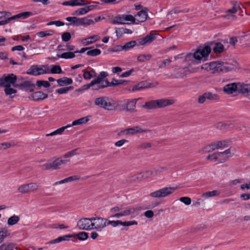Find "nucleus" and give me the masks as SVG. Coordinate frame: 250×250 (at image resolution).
<instances>
[{
	"label": "nucleus",
	"instance_id": "24",
	"mask_svg": "<svg viewBox=\"0 0 250 250\" xmlns=\"http://www.w3.org/2000/svg\"><path fill=\"white\" fill-rule=\"evenodd\" d=\"M21 85L22 86V89L28 92H32L34 91L35 84L32 83L30 81H24L21 83Z\"/></svg>",
	"mask_w": 250,
	"mask_h": 250
},
{
	"label": "nucleus",
	"instance_id": "60",
	"mask_svg": "<svg viewBox=\"0 0 250 250\" xmlns=\"http://www.w3.org/2000/svg\"><path fill=\"white\" fill-rule=\"evenodd\" d=\"M121 225L123 226H130L131 225H137L138 224V223L136 221H125V222H122L121 221Z\"/></svg>",
	"mask_w": 250,
	"mask_h": 250
},
{
	"label": "nucleus",
	"instance_id": "21",
	"mask_svg": "<svg viewBox=\"0 0 250 250\" xmlns=\"http://www.w3.org/2000/svg\"><path fill=\"white\" fill-rule=\"evenodd\" d=\"M210 46L214 45L213 47V51L216 54H220L223 52L224 50V46L221 42H216V41H212L209 42Z\"/></svg>",
	"mask_w": 250,
	"mask_h": 250
},
{
	"label": "nucleus",
	"instance_id": "32",
	"mask_svg": "<svg viewBox=\"0 0 250 250\" xmlns=\"http://www.w3.org/2000/svg\"><path fill=\"white\" fill-rule=\"evenodd\" d=\"M57 82L60 86L69 85L73 83V80L71 78L65 77L58 79Z\"/></svg>",
	"mask_w": 250,
	"mask_h": 250
},
{
	"label": "nucleus",
	"instance_id": "6",
	"mask_svg": "<svg viewBox=\"0 0 250 250\" xmlns=\"http://www.w3.org/2000/svg\"><path fill=\"white\" fill-rule=\"evenodd\" d=\"M70 162L69 160L61 159L57 158L53 161L52 163H46L41 166L43 170H48L50 169H57L60 168V166L62 164H65Z\"/></svg>",
	"mask_w": 250,
	"mask_h": 250
},
{
	"label": "nucleus",
	"instance_id": "10",
	"mask_svg": "<svg viewBox=\"0 0 250 250\" xmlns=\"http://www.w3.org/2000/svg\"><path fill=\"white\" fill-rule=\"evenodd\" d=\"M92 218H83L78 220L77 226L80 229L90 230L92 229Z\"/></svg>",
	"mask_w": 250,
	"mask_h": 250
},
{
	"label": "nucleus",
	"instance_id": "52",
	"mask_svg": "<svg viewBox=\"0 0 250 250\" xmlns=\"http://www.w3.org/2000/svg\"><path fill=\"white\" fill-rule=\"evenodd\" d=\"M79 149V148H77L73 149L71 151L67 152L66 153H65L63 155V158H67L71 157H72V156H73L74 155H76L77 154V151Z\"/></svg>",
	"mask_w": 250,
	"mask_h": 250
},
{
	"label": "nucleus",
	"instance_id": "39",
	"mask_svg": "<svg viewBox=\"0 0 250 250\" xmlns=\"http://www.w3.org/2000/svg\"><path fill=\"white\" fill-rule=\"evenodd\" d=\"M38 65H33L27 71L26 73L28 75L38 76Z\"/></svg>",
	"mask_w": 250,
	"mask_h": 250
},
{
	"label": "nucleus",
	"instance_id": "54",
	"mask_svg": "<svg viewBox=\"0 0 250 250\" xmlns=\"http://www.w3.org/2000/svg\"><path fill=\"white\" fill-rule=\"evenodd\" d=\"M212 151H213V150H212V147H211V145L210 144L209 145H207V146H204V147H203L202 148V149H201L200 150L199 152H200V153H201L202 154H204V153L210 152Z\"/></svg>",
	"mask_w": 250,
	"mask_h": 250
},
{
	"label": "nucleus",
	"instance_id": "2",
	"mask_svg": "<svg viewBox=\"0 0 250 250\" xmlns=\"http://www.w3.org/2000/svg\"><path fill=\"white\" fill-rule=\"evenodd\" d=\"M94 104L101 108L108 110H113L116 107L114 101L107 96H102L96 98Z\"/></svg>",
	"mask_w": 250,
	"mask_h": 250
},
{
	"label": "nucleus",
	"instance_id": "8",
	"mask_svg": "<svg viewBox=\"0 0 250 250\" xmlns=\"http://www.w3.org/2000/svg\"><path fill=\"white\" fill-rule=\"evenodd\" d=\"M92 223L91 225L92 226V229H97L102 230V229L107 226V219L100 217H92Z\"/></svg>",
	"mask_w": 250,
	"mask_h": 250
},
{
	"label": "nucleus",
	"instance_id": "48",
	"mask_svg": "<svg viewBox=\"0 0 250 250\" xmlns=\"http://www.w3.org/2000/svg\"><path fill=\"white\" fill-rule=\"evenodd\" d=\"M101 53V51L98 48L94 49L93 50H88L86 52V55L91 56H97Z\"/></svg>",
	"mask_w": 250,
	"mask_h": 250
},
{
	"label": "nucleus",
	"instance_id": "5",
	"mask_svg": "<svg viewBox=\"0 0 250 250\" xmlns=\"http://www.w3.org/2000/svg\"><path fill=\"white\" fill-rule=\"evenodd\" d=\"M211 51L209 42H207L204 45L199 46L196 51L197 56L200 58V61H206L207 57H208Z\"/></svg>",
	"mask_w": 250,
	"mask_h": 250
},
{
	"label": "nucleus",
	"instance_id": "23",
	"mask_svg": "<svg viewBox=\"0 0 250 250\" xmlns=\"http://www.w3.org/2000/svg\"><path fill=\"white\" fill-rule=\"evenodd\" d=\"M66 20L68 21L71 22V23H67V25H69L72 24L73 26H78L83 25V20L82 18H79L77 17H68L66 18Z\"/></svg>",
	"mask_w": 250,
	"mask_h": 250
},
{
	"label": "nucleus",
	"instance_id": "11",
	"mask_svg": "<svg viewBox=\"0 0 250 250\" xmlns=\"http://www.w3.org/2000/svg\"><path fill=\"white\" fill-rule=\"evenodd\" d=\"M192 70H190L188 67L180 68L175 71L174 73L172 74L170 76L171 78L174 79H183L187 75L192 72Z\"/></svg>",
	"mask_w": 250,
	"mask_h": 250
},
{
	"label": "nucleus",
	"instance_id": "40",
	"mask_svg": "<svg viewBox=\"0 0 250 250\" xmlns=\"http://www.w3.org/2000/svg\"><path fill=\"white\" fill-rule=\"evenodd\" d=\"M54 31L51 30H49L45 31H40L37 33L38 36L40 38H43L47 36H52L54 34Z\"/></svg>",
	"mask_w": 250,
	"mask_h": 250
},
{
	"label": "nucleus",
	"instance_id": "62",
	"mask_svg": "<svg viewBox=\"0 0 250 250\" xmlns=\"http://www.w3.org/2000/svg\"><path fill=\"white\" fill-rule=\"evenodd\" d=\"M121 220H117V221H110L107 219V226L109 225H111L113 227H116L119 225H121Z\"/></svg>",
	"mask_w": 250,
	"mask_h": 250
},
{
	"label": "nucleus",
	"instance_id": "50",
	"mask_svg": "<svg viewBox=\"0 0 250 250\" xmlns=\"http://www.w3.org/2000/svg\"><path fill=\"white\" fill-rule=\"evenodd\" d=\"M18 191L22 193H26L30 192L29 186L27 184H24L19 187Z\"/></svg>",
	"mask_w": 250,
	"mask_h": 250
},
{
	"label": "nucleus",
	"instance_id": "27",
	"mask_svg": "<svg viewBox=\"0 0 250 250\" xmlns=\"http://www.w3.org/2000/svg\"><path fill=\"white\" fill-rule=\"evenodd\" d=\"M212 147V150H214L222 147L228 146V142L226 140L220 141L210 144Z\"/></svg>",
	"mask_w": 250,
	"mask_h": 250
},
{
	"label": "nucleus",
	"instance_id": "29",
	"mask_svg": "<svg viewBox=\"0 0 250 250\" xmlns=\"http://www.w3.org/2000/svg\"><path fill=\"white\" fill-rule=\"evenodd\" d=\"M116 33L118 38H121L124 34H131L132 31L129 29L123 27L116 28Z\"/></svg>",
	"mask_w": 250,
	"mask_h": 250
},
{
	"label": "nucleus",
	"instance_id": "34",
	"mask_svg": "<svg viewBox=\"0 0 250 250\" xmlns=\"http://www.w3.org/2000/svg\"><path fill=\"white\" fill-rule=\"evenodd\" d=\"M111 23L114 24H124L125 22H124L123 15H118L114 17V18L111 21Z\"/></svg>",
	"mask_w": 250,
	"mask_h": 250
},
{
	"label": "nucleus",
	"instance_id": "12",
	"mask_svg": "<svg viewBox=\"0 0 250 250\" xmlns=\"http://www.w3.org/2000/svg\"><path fill=\"white\" fill-rule=\"evenodd\" d=\"M219 96L217 94L212 93L211 92H207L199 96L197 102L200 104H202L204 103L206 100H217Z\"/></svg>",
	"mask_w": 250,
	"mask_h": 250
},
{
	"label": "nucleus",
	"instance_id": "55",
	"mask_svg": "<svg viewBox=\"0 0 250 250\" xmlns=\"http://www.w3.org/2000/svg\"><path fill=\"white\" fill-rule=\"evenodd\" d=\"M122 50H124V45H116L113 48H110L108 49V51L112 52L121 51Z\"/></svg>",
	"mask_w": 250,
	"mask_h": 250
},
{
	"label": "nucleus",
	"instance_id": "31",
	"mask_svg": "<svg viewBox=\"0 0 250 250\" xmlns=\"http://www.w3.org/2000/svg\"><path fill=\"white\" fill-rule=\"evenodd\" d=\"M83 77L85 80H90L92 78L96 77L97 73L95 71L91 68L89 71L83 70Z\"/></svg>",
	"mask_w": 250,
	"mask_h": 250
},
{
	"label": "nucleus",
	"instance_id": "7",
	"mask_svg": "<svg viewBox=\"0 0 250 250\" xmlns=\"http://www.w3.org/2000/svg\"><path fill=\"white\" fill-rule=\"evenodd\" d=\"M17 77L16 75L11 73L4 74L0 78V87L11 85L16 83Z\"/></svg>",
	"mask_w": 250,
	"mask_h": 250
},
{
	"label": "nucleus",
	"instance_id": "44",
	"mask_svg": "<svg viewBox=\"0 0 250 250\" xmlns=\"http://www.w3.org/2000/svg\"><path fill=\"white\" fill-rule=\"evenodd\" d=\"M35 85L39 87L43 86L45 88H48L50 87V83L48 81L44 80H38L36 82Z\"/></svg>",
	"mask_w": 250,
	"mask_h": 250
},
{
	"label": "nucleus",
	"instance_id": "19",
	"mask_svg": "<svg viewBox=\"0 0 250 250\" xmlns=\"http://www.w3.org/2000/svg\"><path fill=\"white\" fill-rule=\"evenodd\" d=\"M238 91L244 96L250 95V84L238 83Z\"/></svg>",
	"mask_w": 250,
	"mask_h": 250
},
{
	"label": "nucleus",
	"instance_id": "25",
	"mask_svg": "<svg viewBox=\"0 0 250 250\" xmlns=\"http://www.w3.org/2000/svg\"><path fill=\"white\" fill-rule=\"evenodd\" d=\"M73 234L75 236L74 239H72L73 242H76L77 239L80 241H84L88 238V233L84 231L80 232L78 233H74Z\"/></svg>",
	"mask_w": 250,
	"mask_h": 250
},
{
	"label": "nucleus",
	"instance_id": "61",
	"mask_svg": "<svg viewBox=\"0 0 250 250\" xmlns=\"http://www.w3.org/2000/svg\"><path fill=\"white\" fill-rule=\"evenodd\" d=\"M180 201L186 205H189L191 203V200L188 197H182L180 198Z\"/></svg>",
	"mask_w": 250,
	"mask_h": 250
},
{
	"label": "nucleus",
	"instance_id": "47",
	"mask_svg": "<svg viewBox=\"0 0 250 250\" xmlns=\"http://www.w3.org/2000/svg\"><path fill=\"white\" fill-rule=\"evenodd\" d=\"M151 58L152 56L150 54H142L138 57L137 60L139 62H144L146 61L149 60Z\"/></svg>",
	"mask_w": 250,
	"mask_h": 250
},
{
	"label": "nucleus",
	"instance_id": "36",
	"mask_svg": "<svg viewBox=\"0 0 250 250\" xmlns=\"http://www.w3.org/2000/svg\"><path fill=\"white\" fill-rule=\"evenodd\" d=\"M89 121V119L88 118V116L84 117L81 118L79 119H78L77 120L74 121L72 122V125H70L71 127L72 126L84 124L87 123Z\"/></svg>",
	"mask_w": 250,
	"mask_h": 250
},
{
	"label": "nucleus",
	"instance_id": "58",
	"mask_svg": "<svg viewBox=\"0 0 250 250\" xmlns=\"http://www.w3.org/2000/svg\"><path fill=\"white\" fill-rule=\"evenodd\" d=\"M124 21H131L134 23L135 21V18L131 15L123 14Z\"/></svg>",
	"mask_w": 250,
	"mask_h": 250
},
{
	"label": "nucleus",
	"instance_id": "45",
	"mask_svg": "<svg viewBox=\"0 0 250 250\" xmlns=\"http://www.w3.org/2000/svg\"><path fill=\"white\" fill-rule=\"evenodd\" d=\"M135 210H136V209L135 208H127L124 211H121L120 213H121L122 217L126 216H128L132 213H133Z\"/></svg>",
	"mask_w": 250,
	"mask_h": 250
},
{
	"label": "nucleus",
	"instance_id": "37",
	"mask_svg": "<svg viewBox=\"0 0 250 250\" xmlns=\"http://www.w3.org/2000/svg\"><path fill=\"white\" fill-rule=\"evenodd\" d=\"M16 244L14 243H5L0 246L1 250H13L16 248Z\"/></svg>",
	"mask_w": 250,
	"mask_h": 250
},
{
	"label": "nucleus",
	"instance_id": "33",
	"mask_svg": "<svg viewBox=\"0 0 250 250\" xmlns=\"http://www.w3.org/2000/svg\"><path fill=\"white\" fill-rule=\"evenodd\" d=\"M91 87L92 90L94 91H98L99 89L98 86L96 85L94 81L92 80L89 83L84 84L81 87V89H83V90H87L89 88Z\"/></svg>",
	"mask_w": 250,
	"mask_h": 250
},
{
	"label": "nucleus",
	"instance_id": "13",
	"mask_svg": "<svg viewBox=\"0 0 250 250\" xmlns=\"http://www.w3.org/2000/svg\"><path fill=\"white\" fill-rule=\"evenodd\" d=\"M230 154V149L229 148L224 151L223 152H217L213 153L212 160H213L214 161H218L219 163H224L226 162L228 159V156H225L222 158H220V157L224 155H228Z\"/></svg>",
	"mask_w": 250,
	"mask_h": 250
},
{
	"label": "nucleus",
	"instance_id": "59",
	"mask_svg": "<svg viewBox=\"0 0 250 250\" xmlns=\"http://www.w3.org/2000/svg\"><path fill=\"white\" fill-rule=\"evenodd\" d=\"M152 174V172L151 171H146L143 173H139L141 178H143L144 179H146L150 177Z\"/></svg>",
	"mask_w": 250,
	"mask_h": 250
},
{
	"label": "nucleus",
	"instance_id": "4",
	"mask_svg": "<svg viewBox=\"0 0 250 250\" xmlns=\"http://www.w3.org/2000/svg\"><path fill=\"white\" fill-rule=\"evenodd\" d=\"M175 187H165L150 193V196L154 198H164L173 193L176 189Z\"/></svg>",
	"mask_w": 250,
	"mask_h": 250
},
{
	"label": "nucleus",
	"instance_id": "16",
	"mask_svg": "<svg viewBox=\"0 0 250 250\" xmlns=\"http://www.w3.org/2000/svg\"><path fill=\"white\" fill-rule=\"evenodd\" d=\"M48 95L41 91H38L33 93L29 97L30 100H32L36 102H39L46 99Z\"/></svg>",
	"mask_w": 250,
	"mask_h": 250
},
{
	"label": "nucleus",
	"instance_id": "42",
	"mask_svg": "<svg viewBox=\"0 0 250 250\" xmlns=\"http://www.w3.org/2000/svg\"><path fill=\"white\" fill-rule=\"evenodd\" d=\"M49 73L61 74L62 73V71L59 65H54L52 66L50 70H49Z\"/></svg>",
	"mask_w": 250,
	"mask_h": 250
},
{
	"label": "nucleus",
	"instance_id": "51",
	"mask_svg": "<svg viewBox=\"0 0 250 250\" xmlns=\"http://www.w3.org/2000/svg\"><path fill=\"white\" fill-rule=\"evenodd\" d=\"M5 87L4 92L6 95H10L12 94L17 93V90L11 87V85L4 86Z\"/></svg>",
	"mask_w": 250,
	"mask_h": 250
},
{
	"label": "nucleus",
	"instance_id": "9",
	"mask_svg": "<svg viewBox=\"0 0 250 250\" xmlns=\"http://www.w3.org/2000/svg\"><path fill=\"white\" fill-rule=\"evenodd\" d=\"M158 84V82L155 81L152 83H149L146 81L140 82L137 84H135L132 87L131 90H129L130 91L134 92L135 91L141 90L144 89H146L151 87H154Z\"/></svg>",
	"mask_w": 250,
	"mask_h": 250
},
{
	"label": "nucleus",
	"instance_id": "15",
	"mask_svg": "<svg viewBox=\"0 0 250 250\" xmlns=\"http://www.w3.org/2000/svg\"><path fill=\"white\" fill-rule=\"evenodd\" d=\"M214 126L221 130H228L233 128L234 125L233 122L229 121L225 122H218L214 125Z\"/></svg>",
	"mask_w": 250,
	"mask_h": 250
},
{
	"label": "nucleus",
	"instance_id": "35",
	"mask_svg": "<svg viewBox=\"0 0 250 250\" xmlns=\"http://www.w3.org/2000/svg\"><path fill=\"white\" fill-rule=\"evenodd\" d=\"M10 235V233L6 228H0V244L3 241L5 238L9 236Z\"/></svg>",
	"mask_w": 250,
	"mask_h": 250
},
{
	"label": "nucleus",
	"instance_id": "38",
	"mask_svg": "<svg viewBox=\"0 0 250 250\" xmlns=\"http://www.w3.org/2000/svg\"><path fill=\"white\" fill-rule=\"evenodd\" d=\"M20 218L19 216L14 215L8 219L7 224L9 226H13L18 223Z\"/></svg>",
	"mask_w": 250,
	"mask_h": 250
},
{
	"label": "nucleus",
	"instance_id": "14",
	"mask_svg": "<svg viewBox=\"0 0 250 250\" xmlns=\"http://www.w3.org/2000/svg\"><path fill=\"white\" fill-rule=\"evenodd\" d=\"M157 34H150L147 35L143 38L137 40V44L138 45H144L146 44L151 43L156 38Z\"/></svg>",
	"mask_w": 250,
	"mask_h": 250
},
{
	"label": "nucleus",
	"instance_id": "18",
	"mask_svg": "<svg viewBox=\"0 0 250 250\" xmlns=\"http://www.w3.org/2000/svg\"><path fill=\"white\" fill-rule=\"evenodd\" d=\"M37 13L36 12H32V11H26L22 13H20L16 15L10 17L11 21L16 20L20 18H22V19H25L28 18V17L36 15Z\"/></svg>",
	"mask_w": 250,
	"mask_h": 250
},
{
	"label": "nucleus",
	"instance_id": "28",
	"mask_svg": "<svg viewBox=\"0 0 250 250\" xmlns=\"http://www.w3.org/2000/svg\"><path fill=\"white\" fill-rule=\"evenodd\" d=\"M193 59H195V60L193 61L192 63H199L200 62V58H199L198 56H197L196 51L193 54H188L185 57V60L187 61L192 60Z\"/></svg>",
	"mask_w": 250,
	"mask_h": 250
},
{
	"label": "nucleus",
	"instance_id": "1",
	"mask_svg": "<svg viewBox=\"0 0 250 250\" xmlns=\"http://www.w3.org/2000/svg\"><path fill=\"white\" fill-rule=\"evenodd\" d=\"M175 102L173 99H161L156 100H151L146 102L143 105V107L148 109H156L158 108H163L167 106L170 105Z\"/></svg>",
	"mask_w": 250,
	"mask_h": 250
},
{
	"label": "nucleus",
	"instance_id": "30",
	"mask_svg": "<svg viewBox=\"0 0 250 250\" xmlns=\"http://www.w3.org/2000/svg\"><path fill=\"white\" fill-rule=\"evenodd\" d=\"M137 99L127 100L126 101V110L128 111H133L136 107Z\"/></svg>",
	"mask_w": 250,
	"mask_h": 250
},
{
	"label": "nucleus",
	"instance_id": "17",
	"mask_svg": "<svg viewBox=\"0 0 250 250\" xmlns=\"http://www.w3.org/2000/svg\"><path fill=\"white\" fill-rule=\"evenodd\" d=\"M148 9L146 7H144L141 11L138 12L135 15L136 20L140 22H145L148 17L147 12Z\"/></svg>",
	"mask_w": 250,
	"mask_h": 250
},
{
	"label": "nucleus",
	"instance_id": "63",
	"mask_svg": "<svg viewBox=\"0 0 250 250\" xmlns=\"http://www.w3.org/2000/svg\"><path fill=\"white\" fill-rule=\"evenodd\" d=\"M141 176L139 175V174H135L132 176H130L127 178L126 181L127 182H131L132 181H134L137 179H140Z\"/></svg>",
	"mask_w": 250,
	"mask_h": 250
},
{
	"label": "nucleus",
	"instance_id": "64",
	"mask_svg": "<svg viewBox=\"0 0 250 250\" xmlns=\"http://www.w3.org/2000/svg\"><path fill=\"white\" fill-rule=\"evenodd\" d=\"M218 194V191L217 190H213L211 191H208L203 194V196L211 197L216 196Z\"/></svg>",
	"mask_w": 250,
	"mask_h": 250
},
{
	"label": "nucleus",
	"instance_id": "22",
	"mask_svg": "<svg viewBox=\"0 0 250 250\" xmlns=\"http://www.w3.org/2000/svg\"><path fill=\"white\" fill-rule=\"evenodd\" d=\"M224 64V62L221 61L210 62V70H212V73L220 72L222 70L221 67Z\"/></svg>",
	"mask_w": 250,
	"mask_h": 250
},
{
	"label": "nucleus",
	"instance_id": "56",
	"mask_svg": "<svg viewBox=\"0 0 250 250\" xmlns=\"http://www.w3.org/2000/svg\"><path fill=\"white\" fill-rule=\"evenodd\" d=\"M82 19L83 20V26H84L90 25L95 23L94 21L93 20L88 19L86 17L82 18Z\"/></svg>",
	"mask_w": 250,
	"mask_h": 250
},
{
	"label": "nucleus",
	"instance_id": "46",
	"mask_svg": "<svg viewBox=\"0 0 250 250\" xmlns=\"http://www.w3.org/2000/svg\"><path fill=\"white\" fill-rule=\"evenodd\" d=\"M75 51L74 52H64L61 55H60V57L61 58L65 59H72L74 58L75 57Z\"/></svg>",
	"mask_w": 250,
	"mask_h": 250
},
{
	"label": "nucleus",
	"instance_id": "49",
	"mask_svg": "<svg viewBox=\"0 0 250 250\" xmlns=\"http://www.w3.org/2000/svg\"><path fill=\"white\" fill-rule=\"evenodd\" d=\"M136 45H137V42L135 41H132L128 42L124 45V50H128L134 47Z\"/></svg>",
	"mask_w": 250,
	"mask_h": 250
},
{
	"label": "nucleus",
	"instance_id": "43",
	"mask_svg": "<svg viewBox=\"0 0 250 250\" xmlns=\"http://www.w3.org/2000/svg\"><path fill=\"white\" fill-rule=\"evenodd\" d=\"M100 37L98 35H93L89 37V38L85 39V40H88L85 43V45H88L92 44L93 42L98 41Z\"/></svg>",
	"mask_w": 250,
	"mask_h": 250
},
{
	"label": "nucleus",
	"instance_id": "53",
	"mask_svg": "<svg viewBox=\"0 0 250 250\" xmlns=\"http://www.w3.org/2000/svg\"><path fill=\"white\" fill-rule=\"evenodd\" d=\"M71 38V34L68 32H65L62 34V39L63 42H67Z\"/></svg>",
	"mask_w": 250,
	"mask_h": 250
},
{
	"label": "nucleus",
	"instance_id": "41",
	"mask_svg": "<svg viewBox=\"0 0 250 250\" xmlns=\"http://www.w3.org/2000/svg\"><path fill=\"white\" fill-rule=\"evenodd\" d=\"M127 81L123 80H116L115 78H113L111 82L110 83L109 86L115 87L118 85L124 84V83H127Z\"/></svg>",
	"mask_w": 250,
	"mask_h": 250
},
{
	"label": "nucleus",
	"instance_id": "57",
	"mask_svg": "<svg viewBox=\"0 0 250 250\" xmlns=\"http://www.w3.org/2000/svg\"><path fill=\"white\" fill-rule=\"evenodd\" d=\"M30 192L36 191L39 188V185L37 183H31L28 184Z\"/></svg>",
	"mask_w": 250,
	"mask_h": 250
},
{
	"label": "nucleus",
	"instance_id": "26",
	"mask_svg": "<svg viewBox=\"0 0 250 250\" xmlns=\"http://www.w3.org/2000/svg\"><path fill=\"white\" fill-rule=\"evenodd\" d=\"M128 134L129 135H134L136 133H140L143 132H147L149 131L150 130L148 129H144L141 128L139 126H135L132 127H130L128 128Z\"/></svg>",
	"mask_w": 250,
	"mask_h": 250
},
{
	"label": "nucleus",
	"instance_id": "20",
	"mask_svg": "<svg viewBox=\"0 0 250 250\" xmlns=\"http://www.w3.org/2000/svg\"><path fill=\"white\" fill-rule=\"evenodd\" d=\"M238 83H231L226 85L223 88V91L227 94H230L236 91H238Z\"/></svg>",
	"mask_w": 250,
	"mask_h": 250
},
{
	"label": "nucleus",
	"instance_id": "3",
	"mask_svg": "<svg viewBox=\"0 0 250 250\" xmlns=\"http://www.w3.org/2000/svg\"><path fill=\"white\" fill-rule=\"evenodd\" d=\"M108 76L107 72L102 71L96 78L93 80L99 90L109 86L110 82L107 79H105Z\"/></svg>",
	"mask_w": 250,
	"mask_h": 250
}]
</instances>
